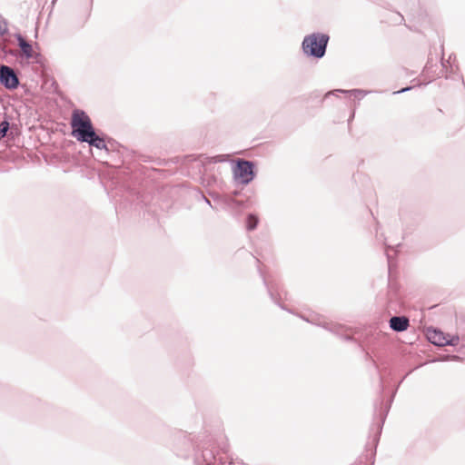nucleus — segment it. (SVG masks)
Here are the masks:
<instances>
[{
  "label": "nucleus",
  "mask_w": 465,
  "mask_h": 465,
  "mask_svg": "<svg viewBox=\"0 0 465 465\" xmlns=\"http://www.w3.org/2000/svg\"><path fill=\"white\" fill-rule=\"evenodd\" d=\"M70 124L72 135L80 142L86 140V137L90 136L92 132L94 131L91 118L84 111L80 109L73 111Z\"/></svg>",
  "instance_id": "nucleus-1"
},
{
  "label": "nucleus",
  "mask_w": 465,
  "mask_h": 465,
  "mask_svg": "<svg viewBox=\"0 0 465 465\" xmlns=\"http://www.w3.org/2000/svg\"><path fill=\"white\" fill-rule=\"evenodd\" d=\"M329 36L324 34H312L306 36L302 42L303 51L315 57H322L325 54Z\"/></svg>",
  "instance_id": "nucleus-2"
},
{
  "label": "nucleus",
  "mask_w": 465,
  "mask_h": 465,
  "mask_svg": "<svg viewBox=\"0 0 465 465\" xmlns=\"http://www.w3.org/2000/svg\"><path fill=\"white\" fill-rule=\"evenodd\" d=\"M234 174L242 183H250L254 177L252 163L244 160L238 161Z\"/></svg>",
  "instance_id": "nucleus-3"
},
{
  "label": "nucleus",
  "mask_w": 465,
  "mask_h": 465,
  "mask_svg": "<svg viewBox=\"0 0 465 465\" xmlns=\"http://www.w3.org/2000/svg\"><path fill=\"white\" fill-rule=\"evenodd\" d=\"M18 45L21 49L22 55L28 60H33L35 62L40 61V53L31 44H29L22 35H18L16 36Z\"/></svg>",
  "instance_id": "nucleus-4"
},
{
  "label": "nucleus",
  "mask_w": 465,
  "mask_h": 465,
  "mask_svg": "<svg viewBox=\"0 0 465 465\" xmlns=\"http://www.w3.org/2000/svg\"><path fill=\"white\" fill-rule=\"evenodd\" d=\"M0 82L6 88L13 89L18 85V79L13 69L6 65L0 68Z\"/></svg>",
  "instance_id": "nucleus-5"
},
{
  "label": "nucleus",
  "mask_w": 465,
  "mask_h": 465,
  "mask_svg": "<svg viewBox=\"0 0 465 465\" xmlns=\"http://www.w3.org/2000/svg\"><path fill=\"white\" fill-rule=\"evenodd\" d=\"M428 339L431 343L438 346H443L449 342V340L444 336V334L436 330L428 331Z\"/></svg>",
  "instance_id": "nucleus-6"
},
{
  "label": "nucleus",
  "mask_w": 465,
  "mask_h": 465,
  "mask_svg": "<svg viewBox=\"0 0 465 465\" xmlns=\"http://www.w3.org/2000/svg\"><path fill=\"white\" fill-rule=\"evenodd\" d=\"M390 326L394 331H402L407 330L409 326V320L405 317H392L390 320Z\"/></svg>",
  "instance_id": "nucleus-7"
},
{
  "label": "nucleus",
  "mask_w": 465,
  "mask_h": 465,
  "mask_svg": "<svg viewBox=\"0 0 465 465\" xmlns=\"http://www.w3.org/2000/svg\"><path fill=\"white\" fill-rule=\"evenodd\" d=\"M83 142L88 143L90 145L94 146L98 149L106 148L104 140L99 137L94 131L92 132V134L90 136H87L86 140H84Z\"/></svg>",
  "instance_id": "nucleus-8"
},
{
  "label": "nucleus",
  "mask_w": 465,
  "mask_h": 465,
  "mask_svg": "<svg viewBox=\"0 0 465 465\" xmlns=\"http://www.w3.org/2000/svg\"><path fill=\"white\" fill-rule=\"evenodd\" d=\"M258 224V218L255 215L250 214L247 218V229L253 230Z\"/></svg>",
  "instance_id": "nucleus-9"
},
{
  "label": "nucleus",
  "mask_w": 465,
  "mask_h": 465,
  "mask_svg": "<svg viewBox=\"0 0 465 465\" xmlns=\"http://www.w3.org/2000/svg\"><path fill=\"white\" fill-rule=\"evenodd\" d=\"M9 129V123L3 121L0 123V136L4 137Z\"/></svg>",
  "instance_id": "nucleus-10"
},
{
  "label": "nucleus",
  "mask_w": 465,
  "mask_h": 465,
  "mask_svg": "<svg viewBox=\"0 0 465 465\" xmlns=\"http://www.w3.org/2000/svg\"><path fill=\"white\" fill-rule=\"evenodd\" d=\"M6 31V26H5V23H2L0 21V34L3 35L5 34Z\"/></svg>",
  "instance_id": "nucleus-11"
}]
</instances>
